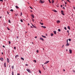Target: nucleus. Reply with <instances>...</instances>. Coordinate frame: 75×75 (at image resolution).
<instances>
[{
    "instance_id": "1",
    "label": "nucleus",
    "mask_w": 75,
    "mask_h": 75,
    "mask_svg": "<svg viewBox=\"0 0 75 75\" xmlns=\"http://www.w3.org/2000/svg\"><path fill=\"white\" fill-rule=\"evenodd\" d=\"M26 70L27 71H28V72H29V73H31V71H30V70L29 69H27Z\"/></svg>"
},
{
    "instance_id": "2",
    "label": "nucleus",
    "mask_w": 75,
    "mask_h": 75,
    "mask_svg": "<svg viewBox=\"0 0 75 75\" xmlns=\"http://www.w3.org/2000/svg\"><path fill=\"white\" fill-rule=\"evenodd\" d=\"M63 12H64V11H63V10H62L61 11V13H62V15H63V16H64L65 15V14L63 13Z\"/></svg>"
},
{
    "instance_id": "3",
    "label": "nucleus",
    "mask_w": 75,
    "mask_h": 75,
    "mask_svg": "<svg viewBox=\"0 0 75 75\" xmlns=\"http://www.w3.org/2000/svg\"><path fill=\"white\" fill-rule=\"evenodd\" d=\"M40 1L41 3V4L44 3V2H45V1H42L41 0H40Z\"/></svg>"
},
{
    "instance_id": "4",
    "label": "nucleus",
    "mask_w": 75,
    "mask_h": 75,
    "mask_svg": "<svg viewBox=\"0 0 75 75\" xmlns=\"http://www.w3.org/2000/svg\"><path fill=\"white\" fill-rule=\"evenodd\" d=\"M40 40H42V41H44V39L42 38H40Z\"/></svg>"
},
{
    "instance_id": "5",
    "label": "nucleus",
    "mask_w": 75,
    "mask_h": 75,
    "mask_svg": "<svg viewBox=\"0 0 75 75\" xmlns=\"http://www.w3.org/2000/svg\"><path fill=\"white\" fill-rule=\"evenodd\" d=\"M7 62L8 63H9V62L10 61V60H9V59L8 58H7Z\"/></svg>"
},
{
    "instance_id": "6",
    "label": "nucleus",
    "mask_w": 75,
    "mask_h": 75,
    "mask_svg": "<svg viewBox=\"0 0 75 75\" xmlns=\"http://www.w3.org/2000/svg\"><path fill=\"white\" fill-rule=\"evenodd\" d=\"M50 62L49 61H47L46 62L44 63V64H47L48 62Z\"/></svg>"
},
{
    "instance_id": "7",
    "label": "nucleus",
    "mask_w": 75,
    "mask_h": 75,
    "mask_svg": "<svg viewBox=\"0 0 75 75\" xmlns=\"http://www.w3.org/2000/svg\"><path fill=\"white\" fill-rule=\"evenodd\" d=\"M69 53H70V54H71L72 53V50L69 49Z\"/></svg>"
},
{
    "instance_id": "8",
    "label": "nucleus",
    "mask_w": 75,
    "mask_h": 75,
    "mask_svg": "<svg viewBox=\"0 0 75 75\" xmlns=\"http://www.w3.org/2000/svg\"><path fill=\"white\" fill-rule=\"evenodd\" d=\"M4 66L6 68V62H5L4 64Z\"/></svg>"
},
{
    "instance_id": "9",
    "label": "nucleus",
    "mask_w": 75,
    "mask_h": 75,
    "mask_svg": "<svg viewBox=\"0 0 75 75\" xmlns=\"http://www.w3.org/2000/svg\"><path fill=\"white\" fill-rule=\"evenodd\" d=\"M69 44L68 43H67V44L66 45V46H69Z\"/></svg>"
},
{
    "instance_id": "10",
    "label": "nucleus",
    "mask_w": 75,
    "mask_h": 75,
    "mask_svg": "<svg viewBox=\"0 0 75 75\" xmlns=\"http://www.w3.org/2000/svg\"><path fill=\"white\" fill-rule=\"evenodd\" d=\"M0 60H1V61H3V60H4V59H3V58L1 57L0 58Z\"/></svg>"
},
{
    "instance_id": "11",
    "label": "nucleus",
    "mask_w": 75,
    "mask_h": 75,
    "mask_svg": "<svg viewBox=\"0 0 75 75\" xmlns=\"http://www.w3.org/2000/svg\"><path fill=\"white\" fill-rule=\"evenodd\" d=\"M32 26L33 27H34V28H37V27H36V26H35L34 25H33V24H32Z\"/></svg>"
},
{
    "instance_id": "12",
    "label": "nucleus",
    "mask_w": 75,
    "mask_h": 75,
    "mask_svg": "<svg viewBox=\"0 0 75 75\" xmlns=\"http://www.w3.org/2000/svg\"><path fill=\"white\" fill-rule=\"evenodd\" d=\"M53 32L54 33V34H57V32H56V31H53Z\"/></svg>"
},
{
    "instance_id": "13",
    "label": "nucleus",
    "mask_w": 75,
    "mask_h": 75,
    "mask_svg": "<svg viewBox=\"0 0 75 75\" xmlns=\"http://www.w3.org/2000/svg\"><path fill=\"white\" fill-rule=\"evenodd\" d=\"M57 23L58 24V23H60V21H57Z\"/></svg>"
},
{
    "instance_id": "14",
    "label": "nucleus",
    "mask_w": 75,
    "mask_h": 75,
    "mask_svg": "<svg viewBox=\"0 0 75 75\" xmlns=\"http://www.w3.org/2000/svg\"><path fill=\"white\" fill-rule=\"evenodd\" d=\"M42 27V28H46V27L44 26H41Z\"/></svg>"
},
{
    "instance_id": "15",
    "label": "nucleus",
    "mask_w": 75,
    "mask_h": 75,
    "mask_svg": "<svg viewBox=\"0 0 75 75\" xmlns=\"http://www.w3.org/2000/svg\"><path fill=\"white\" fill-rule=\"evenodd\" d=\"M51 37H52V36H54V34L52 33H51Z\"/></svg>"
},
{
    "instance_id": "16",
    "label": "nucleus",
    "mask_w": 75,
    "mask_h": 75,
    "mask_svg": "<svg viewBox=\"0 0 75 75\" xmlns=\"http://www.w3.org/2000/svg\"><path fill=\"white\" fill-rule=\"evenodd\" d=\"M41 37H43V38H46V36H44L43 35H42Z\"/></svg>"
},
{
    "instance_id": "17",
    "label": "nucleus",
    "mask_w": 75,
    "mask_h": 75,
    "mask_svg": "<svg viewBox=\"0 0 75 75\" xmlns=\"http://www.w3.org/2000/svg\"><path fill=\"white\" fill-rule=\"evenodd\" d=\"M53 11H54V12H55V13H57V11H56V10H53Z\"/></svg>"
},
{
    "instance_id": "18",
    "label": "nucleus",
    "mask_w": 75,
    "mask_h": 75,
    "mask_svg": "<svg viewBox=\"0 0 75 75\" xmlns=\"http://www.w3.org/2000/svg\"><path fill=\"white\" fill-rule=\"evenodd\" d=\"M31 17L33 18H34V15H31Z\"/></svg>"
},
{
    "instance_id": "19",
    "label": "nucleus",
    "mask_w": 75,
    "mask_h": 75,
    "mask_svg": "<svg viewBox=\"0 0 75 75\" xmlns=\"http://www.w3.org/2000/svg\"><path fill=\"white\" fill-rule=\"evenodd\" d=\"M15 7L16 8H18V9L19 8V7H18V6H16Z\"/></svg>"
},
{
    "instance_id": "20",
    "label": "nucleus",
    "mask_w": 75,
    "mask_h": 75,
    "mask_svg": "<svg viewBox=\"0 0 75 75\" xmlns=\"http://www.w3.org/2000/svg\"><path fill=\"white\" fill-rule=\"evenodd\" d=\"M67 28L68 29H69V30H70V27H69V26H67Z\"/></svg>"
},
{
    "instance_id": "21",
    "label": "nucleus",
    "mask_w": 75,
    "mask_h": 75,
    "mask_svg": "<svg viewBox=\"0 0 75 75\" xmlns=\"http://www.w3.org/2000/svg\"><path fill=\"white\" fill-rule=\"evenodd\" d=\"M40 23L41 24V25H44V23H41L40 22Z\"/></svg>"
},
{
    "instance_id": "22",
    "label": "nucleus",
    "mask_w": 75,
    "mask_h": 75,
    "mask_svg": "<svg viewBox=\"0 0 75 75\" xmlns=\"http://www.w3.org/2000/svg\"><path fill=\"white\" fill-rule=\"evenodd\" d=\"M17 57H18V55H17L15 56V58H17Z\"/></svg>"
},
{
    "instance_id": "23",
    "label": "nucleus",
    "mask_w": 75,
    "mask_h": 75,
    "mask_svg": "<svg viewBox=\"0 0 75 75\" xmlns=\"http://www.w3.org/2000/svg\"><path fill=\"white\" fill-rule=\"evenodd\" d=\"M21 59L22 60H23V61H24V58L23 57H21Z\"/></svg>"
},
{
    "instance_id": "24",
    "label": "nucleus",
    "mask_w": 75,
    "mask_h": 75,
    "mask_svg": "<svg viewBox=\"0 0 75 75\" xmlns=\"http://www.w3.org/2000/svg\"><path fill=\"white\" fill-rule=\"evenodd\" d=\"M58 31H59V32H60L61 31V29H58Z\"/></svg>"
},
{
    "instance_id": "25",
    "label": "nucleus",
    "mask_w": 75,
    "mask_h": 75,
    "mask_svg": "<svg viewBox=\"0 0 75 75\" xmlns=\"http://www.w3.org/2000/svg\"><path fill=\"white\" fill-rule=\"evenodd\" d=\"M20 21L21 22H23V20L22 19H21L20 20Z\"/></svg>"
},
{
    "instance_id": "26",
    "label": "nucleus",
    "mask_w": 75,
    "mask_h": 75,
    "mask_svg": "<svg viewBox=\"0 0 75 75\" xmlns=\"http://www.w3.org/2000/svg\"><path fill=\"white\" fill-rule=\"evenodd\" d=\"M8 22H9V23H11V21H10V20H8Z\"/></svg>"
},
{
    "instance_id": "27",
    "label": "nucleus",
    "mask_w": 75,
    "mask_h": 75,
    "mask_svg": "<svg viewBox=\"0 0 75 75\" xmlns=\"http://www.w3.org/2000/svg\"><path fill=\"white\" fill-rule=\"evenodd\" d=\"M10 11H12V12H13V9H11L10 10Z\"/></svg>"
},
{
    "instance_id": "28",
    "label": "nucleus",
    "mask_w": 75,
    "mask_h": 75,
    "mask_svg": "<svg viewBox=\"0 0 75 75\" xmlns=\"http://www.w3.org/2000/svg\"><path fill=\"white\" fill-rule=\"evenodd\" d=\"M8 43L9 44H11V42H10V41H9Z\"/></svg>"
},
{
    "instance_id": "29",
    "label": "nucleus",
    "mask_w": 75,
    "mask_h": 75,
    "mask_svg": "<svg viewBox=\"0 0 75 75\" xmlns=\"http://www.w3.org/2000/svg\"><path fill=\"white\" fill-rule=\"evenodd\" d=\"M12 75H14V72L13 71L12 72Z\"/></svg>"
},
{
    "instance_id": "30",
    "label": "nucleus",
    "mask_w": 75,
    "mask_h": 75,
    "mask_svg": "<svg viewBox=\"0 0 75 75\" xmlns=\"http://www.w3.org/2000/svg\"><path fill=\"white\" fill-rule=\"evenodd\" d=\"M12 69H14V66H12Z\"/></svg>"
},
{
    "instance_id": "31",
    "label": "nucleus",
    "mask_w": 75,
    "mask_h": 75,
    "mask_svg": "<svg viewBox=\"0 0 75 75\" xmlns=\"http://www.w3.org/2000/svg\"><path fill=\"white\" fill-rule=\"evenodd\" d=\"M68 39H67V43H68Z\"/></svg>"
},
{
    "instance_id": "32",
    "label": "nucleus",
    "mask_w": 75,
    "mask_h": 75,
    "mask_svg": "<svg viewBox=\"0 0 75 75\" xmlns=\"http://www.w3.org/2000/svg\"><path fill=\"white\" fill-rule=\"evenodd\" d=\"M64 29H65V30H67V28L66 27H65L64 28Z\"/></svg>"
},
{
    "instance_id": "33",
    "label": "nucleus",
    "mask_w": 75,
    "mask_h": 75,
    "mask_svg": "<svg viewBox=\"0 0 75 75\" xmlns=\"http://www.w3.org/2000/svg\"><path fill=\"white\" fill-rule=\"evenodd\" d=\"M33 61H34L35 62V63H36V62H37V61H36V60H34Z\"/></svg>"
},
{
    "instance_id": "34",
    "label": "nucleus",
    "mask_w": 75,
    "mask_h": 75,
    "mask_svg": "<svg viewBox=\"0 0 75 75\" xmlns=\"http://www.w3.org/2000/svg\"><path fill=\"white\" fill-rule=\"evenodd\" d=\"M69 41H71V39H69Z\"/></svg>"
},
{
    "instance_id": "35",
    "label": "nucleus",
    "mask_w": 75,
    "mask_h": 75,
    "mask_svg": "<svg viewBox=\"0 0 75 75\" xmlns=\"http://www.w3.org/2000/svg\"><path fill=\"white\" fill-rule=\"evenodd\" d=\"M54 2V0H52V4H53V3Z\"/></svg>"
},
{
    "instance_id": "36",
    "label": "nucleus",
    "mask_w": 75,
    "mask_h": 75,
    "mask_svg": "<svg viewBox=\"0 0 75 75\" xmlns=\"http://www.w3.org/2000/svg\"><path fill=\"white\" fill-rule=\"evenodd\" d=\"M7 28L8 30H10V29L8 28V27H7Z\"/></svg>"
},
{
    "instance_id": "37",
    "label": "nucleus",
    "mask_w": 75,
    "mask_h": 75,
    "mask_svg": "<svg viewBox=\"0 0 75 75\" xmlns=\"http://www.w3.org/2000/svg\"><path fill=\"white\" fill-rule=\"evenodd\" d=\"M39 72L40 73V74H41V72L40 70H39Z\"/></svg>"
},
{
    "instance_id": "38",
    "label": "nucleus",
    "mask_w": 75,
    "mask_h": 75,
    "mask_svg": "<svg viewBox=\"0 0 75 75\" xmlns=\"http://www.w3.org/2000/svg\"><path fill=\"white\" fill-rule=\"evenodd\" d=\"M48 1L50 3H51V2L50 1V0H48Z\"/></svg>"
},
{
    "instance_id": "39",
    "label": "nucleus",
    "mask_w": 75,
    "mask_h": 75,
    "mask_svg": "<svg viewBox=\"0 0 75 75\" xmlns=\"http://www.w3.org/2000/svg\"><path fill=\"white\" fill-rule=\"evenodd\" d=\"M7 14H9V13H8V12L7 11Z\"/></svg>"
},
{
    "instance_id": "40",
    "label": "nucleus",
    "mask_w": 75,
    "mask_h": 75,
    "mask_svg": "<svg viewBox=\"0 0 75 75\" xmlns=\"http://www.w3.org/2000/svg\"><path fill=\"white\" fill-rule=\"evenodd\" d=\"M64 45H63L62 46V48H64Z\"/></svg>"
},
{
    "instance_id": "41",
    "label": "nucleus",
    "mask_w": 75,
    "mask_h": 75,
    "mask_svg": "<svg viewBox=\"0 0 75 75\" xmlns=\"http://www.w3.org/2000/svg\"><path fill=\"white\" fill-rule=\"evenodd\" d=\"M14 50H16V47H14Z\"/></svg>"
},
{
    "instance_id": "42",
    "label": "nucleus",
    "mask_w": 75,
    "mask_h": 75,
    "mask_svg": "<svg viewBox=\"0 0 75 75\" xmlns=\"http://www.w3.org/2000/svg\"><path fill=\"white\" fill-rule=\"evenodd\" d=\"M0 1H2L3 2V0H0Z\"/></svg>"
},
{
    "instance_id": "43",
    "label": "nucleus",
    "mask_w": 75,
    "mask_h": 75,
    "mask_svg": "<svg viewBox=\"0 0 75 75\" xmlns=\"http://www.w3.org/2000/svg\"><path fill=\"white\" fill-rule=\"evenodd\" d=\"M21 15H20V16H22V12H21Z\"/></svg>"
},
{
    "instance_id": "44",
    "label": "nucleus",
    "mask_w": 75,
    "mask_h": 75,
    "mask_svg": "<svg viewBox=\"0 0 75 75\" xmlns=\"http://www.w3.org/2000/svg\"><path fill=\"white\" fill-rule=\"evenodd\" d=\"M36 52H37V53H38V50H37L36 51Z\"/></svg>"
},
{
    "instance_id": "45",
    "label": "nucleus",
    "mask_w": 75,
    "mask_h": 75,
    "mask_svg": "<svg viewBox=\"0 0 75 75\" xmlns=\"http://www.w3.org/2000/svg\"><path fill=\"white\" fill-rule=\"evenodd\" d=\"M25 65H26V66H28V64H25Z\"/></svg>"
},
{
    "instance_id": "46",
    "label": "nucleus",
    "mask_w": 75,
    "mask_h": 75,
    "mask_svg": "<svg viewBox=\"0 0 75 75\" xmlns=\"http://www.w3.org/2000/svg\"><path fill=\"white\" fill-rule=\"evenodd\" d=\"M30 8H31V9H33V8H32V7H31V6H30Z\"/></svg>"
},
{
    "instance_id": "47",
    "label": "nucleus",
    "mask_w": 75,
    "mask_h": 75,
    "mask_svg": "<svg viewBox=\"0 0 75 75\" xmlns=\"http://www.w3.org/2000/svg\"><path fill=\"white\" fill-rule=\"evenodd\" d=\"M67 33H69V30H67Z\"/></svg>"
},
{
    "instance_id": "48",
    "label": "nucleus",
    "mask_w": 75,
    "mask_h": 75,
    "mask_svg": "<svg viewBox=\"0 0 75 75\" xmlns=\"http://www.w3.org/2000/svg\"><path fill=\"white\" fill-rule=\"evenodd\" d=\"M3 47L4 48H5V46L4 45H3Z\"/></svg>"
},
{
    "instance_id": "49",
    "label": "nucleus",
    "mask_w": 75,
    "mask_h": 75,
    "mask_svg": "<svg viewBox=\"0 0 75 75\" xmlns=\"http://www.w3.org/2000/svg\"><path fill=\"white\" fill-rule=\"evenodd\" d=\"M73 72H75V70H73Z\"/></svg>"
},
{
    "instance_id": "50",
    "label": "nucleus",
    "mask_w": 75,
    "mask_h": 75,
    "mask_svg": "<svg viewBox=\"0 0 75 75\" xmlns=\"http://www.w3.org/2000/svg\"><path fill=\"white\" fill-rule=\"evenodd\" d=\"M63 9H65V8L64 7H63Z\"/></svg>"
},
{
    "instance_id": "51",
    "label": "nucleus",
    "mask_w": 75,
    "mask_h": 75,
    "mask_svg": "<svg viewBox=\"0 0 75 75\" xmlns=\"http://www.w3.org/2000/svg\"><path fill=\"white\" fill-rule=\"evenodd\" d=\"M57 7H59V6H58V5H57Z\"/></svg>"
},
{
    "instance_id": "52",
    "label": "nucleus",
    "mask_w": 75,
    "mask_h": 75,
    "mask_svg": "<svg viewBox=\"0 0 75 75\" xmlns=\"http://www.w3.org/2000/svg\"><path fill=\"white\" fill-rule=\"evenodd\" d=\"M35 38H37V36H35Z\"/></svg>"
},
{
    "instance_id": "53",
    "label": "nucleus",
    "mask_w": 75,
    "mask_h": 75,
    "mask_svg": "<svg viewBox=\"0 0 75 75\" xmlns=\"http://www.w3.org/2000/svg\"><path fill=\"white\" fill-rule=\"evenodd\" d=\"M32 21H34V19H32Z\"/></svg>"
},
{
    "instance_id": "54",
    "label": "nucleus",
    "mask_w": 75,
    "mask_h": 75,
    "mask_svg": "<svg viewBox=\"0 0 75 75\" xmlns=\"http://www.w3.org/2000/svg\"><path fill=\"white\" fill-rule=\"evenodd\" d=\"M67 1H68V2H69V0H67Z\"/></svg>"
},
{
    "instance_id": "55",
    "label": "nucleus",
    "mask_w": 75,
    "mask_h": 75,
    "mask_svg": "<svg viewBox=\"0 0 75 75\" xmlns=\"http://www.w3.org/2000/svg\"><path fill=\"white\" fill-rule=\"evenodd\" d=\"M61 7H62V5H61Z\"/></svg>"
},
{
    "instance_id": "56",
    "label": "nucleus",
    "mask_w": 75,
    "mask_h": 75,
    "mask_svg": "<svg viewBox=\"0 0 75 75\" xmlns=\"http://www.w3.org/2000/svg\"><path fill=\"white\" fill-rule=\"evenodd\" d=\"M30 12H31V13H32L33 11H32L31 10V11H30Z\"/></svg>"
},
{
    "instance_id": "57",
    "label": "nucleus",
    "mask_w": 75,
    "mask_h": 75,
    "mask_svg": "<svg viewBox=\"0 0 75 75\" xmlns=\"http://www.w3.org/2000/svg\"><path fill=\"white\" fill-rule=\"evenodd\" d=\"M17 75H20V74L19 73Z\"/></svg>"
},
{
    "instance_id": "58",
    "label": "nucleus",
    "mask_w": 75,
    "mask_h": 75,
    "mask_svg": "<svg viewBox=\"0 0 75 75\" xmlns=\"http://www.w3.org/2000/svg\"><path fill=\"white\" fill-rule=\"evenodd\" d=\"M16 38H17H17H18V36H17Z\"/></svg>"
},
{
    "instance_id": "59",
    "label": "nucleus",
    "mask_w": 75,
    "mask_h": 75,
    "mask_svg": "<svg viewBox=\"0 0 75 75\" xmlns=\"http://www.w3.org/2000/svg\"><path fill=\"white\" fill-rule=\"evenodd\" d=\"M30 27L31 28H33V27H32V26H30Z\"/></svg>"
},
{
    "instance_id": "60",
    "label": "nucleus",
    "mask_w": 75,
    "mask_h": 75,
    "mask_svg": "<svg viewBox=\"0 0 75 75\" xmlns=\"http://www.w3.org/2000/svg\"><path fill=\"white\" fill-rule=\"evenodd\" d=\"M68 51V50L66 49V51Z\"/></svg>"
},
{
    "instance_id": "61",
    "label": "nucleus",
    "mask_w": 75,
    "mask_h": 75,
    "mask_svg": "<svg viewBox=\"0 0 75 75\" xmlns=\"http://www.w3.org/2000/svg\"><path fill=\"white\" fill-rule=\"evenodd\" d=\"M28 25H30V24L28 23Z\"/></svg>"
},
{
    "instance_id": "62",
    "label": "nucleus",
    "mask_w": 75,
    "mask_h": 75,
    "mask_svg": "<svg viewBox=\"0 0 75 75\" xmlns=\"http://www.w3.org/2000/svg\"><path fill=\"white\" fill-rule=\"evenodd\" d=\"M2 55H3V52H2Z\"/></svg>"
},
{
    "instance_id": "63",
    "label": "nucleus",
    "mask_w": 75,
    "mask_h": 75,
    "mask_svg": "<svg viewBox=\"0 0 75 75\" xmlns=\"http://www.w3.org/2000/svg\"><path fill=\"white\" fill-rule=\"evenodd\" d=\"M2 17V16H0V18H1Z\"/></svg>"
},
{
    "instance_id": "64",
    "label": "nucleus",
    "mask_w": 75,
    "mask_h": 75,
    "mask_svg": "<svg viewBox=\"0 0 75 75\" xmlns=\"http://www.w3.org/2000/svg\"><path fill=\"white\" fill-rule=\"evenodd\" d=\"M63 70H64V71H65V70L64 69H63Z\"/></svg>"
}]
</instances>
